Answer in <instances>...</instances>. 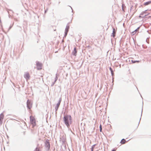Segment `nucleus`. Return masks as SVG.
<instances>
[{
    "instance_id": "f257e3e1",
    "label": "nucleus",
    "mask_w": 151,
    "mask_h": 151,
    "mask_svg": "<svg viewBox=\"0 0 151 151\" xmlns=\"http://www.w3.org/2000/svg\"><path fill=\"white\" fill-rule=\"evenodd\" d=\"M63 120L65 123L68 128L72 122V118L71 116L70 115L64 116L63 117Z\"/></svg>"
},
{
    "instance_id": "f03ea898",
    "label": "nucleus",
    "mask_w": 151,
    "mask_h": 151,
    "mask_svg": "<svg viewBox=\"0 0 151 151\" xmlns=\"http://www.w3.org/2000/svg\"><path fill=\"white\" fill-rule=\"evenodd\" d=\"M30 122L32 125V127H34L36 125V120L34 116H30Z\"/></svg>"
},
{
    "instance_id": "7ed1b4c3",
    "label": "nucleus",
    "mask_w": 151,
    "mask_h": 151,
    "mask_svg": "<svg viewBox=\"0 0 151 151\" xmlns=\"http://www.w3.org/2000/svg\"><path fill=\"white\" fill-rule=\"evenodd\" d=\"M45 147L46 150H49L50 149V144L49 140H47L45 142Z\"/></svg>"
},
{
    "instance_id": "20e7f679",
    "label": "nucleus",
    "mask_w": 151,
    "mask_h": 151,
    "mask_svg": "<svg viewBox=\"0 0 151 151\" xmlns=\"http://www.w3.org/2000/svg\"><path fill=\"white\" fill-rule=\"evenodd\" d=\"M42 65L41 63L38 62L37 63V68L38 70H40L42 69Z\"/></svg>"
},
{
    "instance_id": "39448f33",
    "label": "nucleus",
    "mask_w": 151,
    "mask_h": 151,
    "mask_svg": "<svg viewBox=\"0 0 151 151\" xmlns=\"http://www.w3.org/2000/svg\"><path fill=\"white\" fill-rule=\"evenodd\" d=\"M27 107L29 109H31L32 107V103L29 100L27 101Z\"/></svg>"
},
{
    "instance_id": "423d86ee",
    "label": "nucleus",
    "mask_w": 151,
    "mask_h": 151,
    "mask_svg": "<svg viewBox=\"0 0 151 151\" xmlns=\"http://www.w3.org/2000/svg\"><path fill=\"white\" fill-rule=\"evenodd\" d=\"M4 118V115L3 113H1L0 114V124H1L2 123V121Z\"/></svg>"
},
{
    "instance_id": "0eeeda50",
    "label": "nucleus",
    "mask_w": 151,
    "mask_h": 151,
    "mask_svg": "<svg viewBox=\"0 0 151 151\" xmlns=\"http://www.w3.org/2000/svg\"><path fill=\"white\" fill-rule=\"evenodd\" d=\"M24 77L27 80L29 79L30 77L29 73H25L24 75Z\"/></svg>"
},
{
    "instance_id": "6e6552de",
    "label": "nucleus",
    "mask_w": 151,
    "mask_h": 151,
    "mask_svg": "<svg viewBox=\"0 0 151 151\" xmlns=\"http://www.w3.org/2000/svg\"><path fill=\"white\" fill-rule=\"evenodd\" d=\"M116 31L115 29L114 28L113 29V32L112 33V36L113 37H114L115 36V34L116 33Z\"/></svg>"
},
{
    "instance_id": "1a4fd4ad",
    "label": "nucleus",
    "mask_w": 151,
    "mask_h": 151,
    "mask_svg": "<svg viewBox=\"0 0 151 151\" xmlns=\"http://www.w3.org/2000/svg\"><path fill=\"white\" fill-rule=\"evenodd\" d=\"M60 104V102H59L57 104L56 106L55 107V109L56 111H57L58 109L59 106Z\"/></svg>"
},
{
    "instance_id": "9d476101",
    "label": "nucleus",
    "mask_w": 151,
    "mask_h": 151,
    "mask_svg": "<svg viewBox=\"0 0 151 151\" xmlns=\"http://www.w3.org/2000/svg\"><path fill=\"white\" fill-rule=\"evenodd\" d=\"M77 50H76V48L75 47L74 48V50H73V55L76 56V53H77Z\"/></svg>"
},
{
    "instance_id": "9b49d317",
    "label": "nucleus",
    "mask_w": 151,
    "mask_h": 151,
    "mask_svg": "<svg viewBox=\"0 0 151 151\" xmlns=\"http://www.w3.org/2000/svg\"><path fill=\"white\" fill-rule=\"evenodd\" d=\"M151 3V1H149L145 3L144 4L145 6H146Z\"/></svg>"
},
{
    "instance_id": "f8f14e48",
    "label": "nucleus",
    "mask_w": 151,
    "mask_h": 151,
    "mask_svg": "<svg viewBox=\"0 0 151 151\" xmlns=\"http://www.w3.org/2000/svg\"><path fill=\"white\" fill-rule=\"evenodd\" d=\"M125 142H126L125 140L124 139H123L121 140V141L120 142V143L122 144H124L125 143Z\"/></svg>"
},
{
    "instance_id": "ddd939ff",
    "label": "nucleus",
    "mask_w": 151,
    "mask_h": 151,
    "mask_svg": "<svg viewBox=\"0 0 151 151\" xmlns=\"http://www.w3.org/2000/svg\"><path fill=\"white\" fill-rule=\"evenodd\" d=\"M69 29V27H67L66 28V29H65V33L66 34H67V32H68V31Z\"/></svg>"
},
{
    "instance_id": "4468645a",
    "label": "nucleus",
    "mask_w": 151,
    "mask_h": 151,
    "mask_svg": "<svg viewBox=\"0 0 151 151\" xmlns=\"http://www.w3.org/2000/svg\"><path fill=\"white\" fill-rule=\"evenodd\" d=\"M132 63H139V60H137V61H134V60H132Z\"/></svg>"
},
{
    "instance_id": "2eb2a0df",
    "label": "nucleus",
    "mask_w": 151,
    "mask_h": 151,
    "mask_svg": "<svg viewBox=\"0 0 151 151\" xmlns=\"http://www.w3.org/2000/svg\"><path fill=\"white\" fill-rule=\"evenodd\" d=\"M139 27H138V28L137 29H136L135 30V31H134V32H133V33L134 32H137V31H138L139 30Z\"/></svg>"
},
{
    "instance_id": "dca6fc26",
    "label": "nucleus",
    "mask_w": 151,
    "mask_h": 151,
    "mask_svg": "<svg viewBox=\"0 0 151 151\" xmlns=\"http://www.w3.org/2000/svg\"><path fill=\"white\" fill-rule=\"evenodd\" d=\"M100 132H102V127H101V125L100 126Z\"/></svg>"
},
{
    "instance_id": "f3484780",
    "label": "nucleus",
    "mask_w": 151,
    "mask_h": 151,
    "mask_svg": "<svg viewBox=\"0 0 151 151\" xmlns=\"http://www.w3.org/2000/svg\"><path fill=\"white\" fill-rule=\"evenodd\" d=\"M34 151H39V149L37 148Z\"/></svg>"
},
{
    "instance_id": "a211bd4d",
    "label": "nucleus",
    "mask_w": 151,
    "mask_h": 151,
    "mask_svg": "<svg viewBox=\"0 0 151 151\" xmlns=\"http://www.w3.org/2000/svg\"><path fill=\"white\" fill-rule=\"evenodd\" d=\"M109 69H110V70L111 71V72L113 71L112 69L110 67L109 68Z\"/></svg>"
},
{
    "instance_id": "6ab92c4d",
    "label": "nucleus",
    "mask_w": 151,
    "mask_h": 151,
    "mask_svg": "<svg viewBox=\"0 0 151 151\" xmlns=\"http://www.w3.org/2000/svg\"><path fill=\"white\" fill-rule=\"evenodd\" d=\"M139 123H138L137 124V126H136V129L138 127V125H139Z\"/></svg>"
},
{
    "instance_id": "aec40b11",
    "label": "nucleus",
    "mask_w": 151,
    "mask_h": 151,
    "mask_svg": "<svg viewBox=\"0 0 151 151\" xmlns=\"http://www.w3.org/2000/svg\"><path fill=\"white\" fill-rule=\"evenodd\" d=\"M93 147H92L91 148V151H93Z\"/></svg>"
},
{
    "instance_id": "412c9836",
    "label": "nucleus",
    "mask_w": 151,
    "mask_h": 151,
    "mask_svg": "<svg viewBox=\"0 0 151 151\" xmlns=\"http://www.w3.org/2000/svg\"><path fill=\"white\" fill-rule=\"evenodd\" d=\"M111 74H112V75H113V74H114L113 71L111 72Z\"/></svg>"
},
{
    "instance_id": "4be33fe9",
    "label": "nucleus",
    "mask_w": 151,
    "mask_h": 151,
    "mask_svg": "<svg viewBox=\"0 0 151 151\" xmlns=\"http://www.w3.org/2000/svg\"><path fill=\"white\" fill-rule=\"evenodd\" d=\"M116 150H112V151H116Z\"/></svg>"
}]
</instances>
